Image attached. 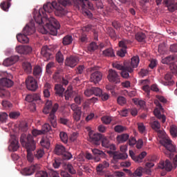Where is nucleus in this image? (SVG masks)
I'll return each instance as SVG.
<instances>
[{"label":"nucleus","mask_w":177,"mask_h":177,"mask_svg":"<svg viewBox=\"0 0 177 177\" xmlns=\"http://www.w3.org/2000/svg\"><path fill=\"white\" fill-rule=\"evenodd\" d=\"M41 54L44 57H46V60H48L52 55V50L48 46H44L41 48Z\"/></svg>","instance_id":"nucleus-25"},{"label":"nucleus","mask_w":177,"mask_h":177,"mask_svg":"<svg viewBox=\"0 0 177 177\" xmlns=\"http://www.w3.org/2000/svg\"><path fill=\"white\" fill-rule=\"evenodd\" d=\"M169 68L172 74L177 75V65L176 64H170Z\"/></svg>","instance_id":"nucleus-57"},{"label":"nucleus","mask_w":177,"mask_h":177,"mask_svg":"<svg viewBox=\"0 0 177 177\" xmlns=\"http://www.w3.org/2000/svg\"><path fill=\"white\" fill-rule=\"evenodd\" d=\"M88 136L90 137L91 142L95 145H100V140H103V137H106L100 133L93 134L91 132L88 133Z\"/></svg>","instance_id":"nucleus-13"},{"label":"nucleus","mask_w":177,"mask_h":177,"mask_svg":"<svg viewBox=\"0 0 177 177\" xmlns=\"http://www.w3.org/2000/svg\"><path fill=\"white\" fill-rule=\"evenodd\" d=\"M102 55H104V56L109 57H115L113 49L112 48H106V50L102 51Z\"/></svg>","instance_id":"nucleus-38"},{"label":"nucleus","mask_w":177,"mask_h":177,"mask_svg":"<svg viewBox=\"0 0 177 177\" xmlns=\"http://www.w3.org/2000/svg\"><path fill=\"white\" fill-rule=\"evenodd\" d=\"M129 44V40H121L118 42V46L120 50L117 52V55L120 57H124L126 54V49H127V45Z\"/></svg>","instance_id":"nucleus-11"},{"label":"nucleus","mask_w":177,"mask_h":177,"mask_svg":"<svg viewBox=\"0 0 177 177\" xmlns=\"http://www.w3.org/2000/svg\"><path fill=\"white\" fill-rule=\"evenodd\" d=\"M91 91L95 96H100L102 94V91L98 87H91Z\"/></svg>","instance_id":"nucleus-46"},{"label":"nucleus","mask_w":177,"mask_h":177,"mask_svg":"<svg viewBox=\"0 0 177 177\" xmlns=\"http://www.w3.org/2000/svg\"><path fill=\"white\" fill-rule=\"evenodd\" d=\"M36 31L35 25L32 22H30L26 25L25 28L23 29V34H17V39L21 44H27L28 42V38L27 35H31L34 34Z\"/></svg>","instance_id":"nucleus-5"},{"label":"nucleus","mask_w":177,"mask_h":177,"mask_svg":"<svg viewBox=\"0 0 177 177\" xmlns=\"http://www.w3.org/2000/svg\"><path fill=\"white\" fill-rule=\"evenodd\" d=\"M101 143L102 147L109 149L111 151L116 150V147L113 144H111L109 141V139L106 137H102V139L101 140Z\"/></svg>","instance_id":"nucleus-17"},{"label":"nucleus","mask_w":177,"mask_h":177,"mask_svg":"<svg viewBox=\"0 0 177 177\" xmlns=\"http://www.w3.org/2000/svg\"><path fill=\"white\" fill-rule=\"evenodd\" d=\"M163 4L166 6L169 12H174L177 10V3L174 0H164Z\"/></svg>","instance_id":"nucleus-16"},{"label":"nucleus","mask_w":177,"mask_h":177,"mask_svg":"<svg viewBox=\"0 0 177 177\" xmlns=\"http://www.w3.org/2000/svg\"><path fill=\"white\" fill-rule=\"evenodd\" d=\"M158 168L160 169H165L167 171H171L172 165L169 160H166V161H161L158 165Z\"/></svg>","instance_id":"nucleus-23"},{"label":"nucleus","mask_w":177,"mask_h":177,"mask_svg":"<svg viewBox=\"0 0 177 177\" xmlns=\"http://www.w3.org/2000/svg\"><path fill=\"white\" fill-rule=\"evenodd\" d=\"M142 173H143V168L142 167H139L134 171L133 176V177H141L142 176Z\"/></svg>","instance_id":"nucleus-52"},{"label":"nucleus","mask_w":177,"mask_h":177,"mask_svg":"<svg viewBox=\"0 0 177 177\" xmlns=\"http://www.w3.org/2000/svg\"><path fill=\"white\" fill-rule=\"evenodd\" d=\"M101 120L104 124H111L112 119L110 116H104L102 117Z\"/></svg>","instance_id":"nucleus-51"},{"label":"nucleus","mask_w":177,"mask_h":177,"mask_svg":"<svg viewBox=\"0 0 177 177\" xmlns=\"http://www.w3.org/2000/svg\"><path fill=\"white\" fill-rule=\"evenodd\" d=\"M20 142L21 145H22V147L26 149V152L28 153L26 155V159L28 162H32L34 157L31 151L35 150L36 149L35 141L33 140L32 135H21Z\"/></svg>","instance_id":"nucleus-2"},{"label":"nucleus","mask_w":177,"mask_h":177,"mask_svg":"<svg viewBox=\"0 0 177 177\" xmlns=\"http://www.w3.org/2000/svg\"><path fill=\"white\" fill-rule=\"evenodd\" d=\"M59 138L61 141H62L63 143L67 144L68 140V137L67 133L64 131H61L59 133Z\"/></svg>","instance_id":"nucleus-39"},{"label":"nucleus","mask_w":177,"mask_h":177,"mask_svg":"<svg viewBox=\"0 0 177 177\" xmlns=\"http://www.w3.org/2000/svg\"><path fill=\"white\" fill-rule=\"evenodd\" d=\"M44 155V151L43 149H38L34 153V157H35L37 159H41V158H43Z\"/></svg>","instance_id":"nucleus-43"},{"label":"nucleus","mask_w":177,"mask_h":177,"mask_svg":"<svg viewBox=\"0 0 177 177\" xmlns=\"http://www.w3.org/2000/svg\"><path fill=\"white\" fill-rule=\"evenodd\" d=\"M22 68L26 74H30L31 72H32V66L30 63L27 61L22 62Z\"/></svg>","instance_id":"nucleus-28"},{"label":"nucleus","mask_w":177,"mask_h":177,"mask_svg":"<svg viewBox=\"0 0 177 177\" xmlns=\"http://www.w3.org/2000/svg\"><path fill=\"white\" fill-rule=\"evenodd\" d=\"M146 34H144L142 32H137L136 35V39L139 42H144L146 40Z\"/></svg>","instance_id":"nucleus-36"},{"label":"nucleus","mask_w":177,"mask_h":177,"mask_svg":"<svg viewBox=\"0 0 177 177\" xmlns=\"http://www.w3.org/2000/svg\"><path fill=\"white\" fill-rule=\"evenodd\" d=\"M138 126V131L141 133H144L145 131H146V127L144 125V123H138L137 124Z\"/></svg>","instance_id":"nucleus-61"},{"label":"nucleus","mask_w":177,"mask_h":177,"mask_svg":"<svg viewBox=\"0 0 177 177\" xmlns=\"http://www.w3.org/2000/svg\"><path fill=\"white\" fill-rule=\"evenodd\" d=\"M113 68H115L117 70L122 71H121V77L127 79L129 78L130 74H132L133 72V68H131L129 65L125 64L124 63V65L122 64H120V62H114L113 63Z\"/></svg>","instance_id":"nucleus-7"},{"label":"nucleus","mask_w":177,"mask_h":177,"mask_svg":"<svg viewBox=\"0 0 177 177\" xmlns=\"http://www.w3.org/2000/svg\"><path fill=\"white\" fill-rule=\"evenodd\" d=\"M82 112H74L73 118L76 122H79L81 120Z\"/></svg>","instance_id":"nucleus-59"},{"label":"nucleus","mask_w":177,"mask_h":177,"mask_svg":"<svg viewBox=\"0 0 177 177\" xmlns=\"http://www.w3.org/2000/svg\"><path fill=\"white\" fill-rule=\"evenodd\" d=\"M66 169L68 170V171L72 175H75L76 174V170L73 169V165L71 164H68L66 165Z\"/></svg>","instance_id":"nucleus-55"},{"label":"nucleus","mask_w":177,"mask_h":177,"mask_svg":"<svg viewBox=\"0 0 177 177\" xmlns=\"http://www.w3.org/2000/svg\"><path fill=\"white\" fill-rule=\"evenodd\" d=\"M98 48L97 44H95V42H91V44L88 47V50L90 52H94L95 50H97Z\"/></svg>","instance_id":"nucleus-53"},{"label":"nucleus","mask_w":177,"mask_h":177,"mask_svg":"<svg viewBox=\"0 0 177 177\" xmlns=\"http://www.w3.org/2000/svg\"><path fill=\"white\" fill-rule=\"evenodd\" d=\"M59 123L65 126H68L70 124V120L65 118H60Z\"/></svg>","instance_id":"nucleus-60"},{"label":"nucleus","mask_w":177,"mask_h":177,"mask_svg":"<svg viewBox=\"0 0 177 177\" xmlns=\"http://www.w3.org/2000/svg\"><path fill=\"white\" fill-rule=\"evenodd\" d=\"M127 128L125 127H123L122 125H117L114 127V130L115 133H123L124 131H126Z\"/></svg>","instance_id":"nucleus-48"},{"label":"nucleus","mask_w":177,"mask_h":177,"mask_svg":"<svg viewBox=\"0 0 177 177\" xmlns=\"http://www.w3.org/2000/svg\"><path fill=\"white\" fill-rule=\"evenodd\" d=\"M90 72L91 73L90 77L91 82H93L94 84H98V82H100L102 77V73L96 71V67L90 68Z\"/></svg>","instance_id":"nucleus-8"},{"label":"nucleus","mask_w":177,"mask_h":177,"mask_svg":"<svg viewBox=\"0 0 177 177\" xmlns=\"http://www.w3.org/2000/svg\"><path fill=\"white\" fill-rule=\"evenodd\" d=\"M10 143L9 149H12V151H17V149H19V140L16 139V136H15V135L11 136Z\"/></svg>","instance_id":"nucleus-21"},{"label":"nucleus","mask_w":177,"mask_h":177,"mask_svg":"<svg viewBox=\"0 0 177 177\" xmlns=\"http://www.w3.org/2000/svg\"><path fill=\"white\" fill-rule=\"evenodd\" d=\"M79 58L76 56H69L66 58L65 64L71 68H74L79 62Z\"/></svg>","instance_id":"nucleus-14"},{"label":"nucleus","mask_w":177,"mask_h":177,"mask_svg":"<svg viewBox=\"0 0 177 177\" xmlns=\"http://www.w3.org/2000/svg\"><path fill=\"white\" fill-rule=\"evenodd\" d=\"M151 127L154 131H158V129H160V124L157 120H155L152 123H151Z\"/></svg>","instance_id":"nucleus-47"},{"label":"nucleus","mask_w":177,"mask_h":177,"mask_svg":"<svg viewBox=\"0 0 177 177\" xmlns=\"http://www.w3.org/2000/svg\"><path fill=\"white\" fill-rule=\"evenodd\" d=\"M139 57L138 56H134L131 58V62H125L124 64L127 66H129L131 68H133V70L134 68H138L139 64Z\"/></svg>","instance_id":"nucleus-26"},{"label":"nucleus","mask_w":177,"mask_h":177,"mask_svg":"<svg viewBox=\"0 0 177 177\" xmlns=\"http://www.w3.org/2000/svg\"><path fill=\"white\" fill-rule=\"evenodd\" d=\"M176 57L174 55L167 56L163 59H162V64H167V65H171L174 61L175 60Z\"/></svg>","instance_id":"nucleus-33"},{"label":"nucleus","mask_w":177,"mask_h":177,"mask_svg":"<svg viewBox=\"0 0 177 177\" xmlns=\"http://www.w3.org/2000/svg\"><path fill=\"white\" fill-rule=\"evenodd\" d=\"M59 156H62L64 160H70L73 158V155L68 151L61 153Z\"/></svg>","instance_id":"nucleus-42"},{"label":"nucleus","mask_w":177,"mask_h":177,"mask_svg":"<svg viewBox=\"0 0 177 177\" xmlns=\"http://www.w3.org/2000/svg\"><path fill=\"white\" fill-rule=\"evenodd\" d=\"M55 59L58 63H62L64 61V56H63L62 52L58 51L57 53H56Z\"/></svg>","instance_id":"nucleus-41"},{"label":"nucleus","mask_w":177,"mask_h":177,"mask_svg":"<svg viewBox=\"0 0 177 177\" xmlns=\"http://www.w3.org/2000/svg\"><path fill=\"white\" fill-rule=\"evenodd\" d=\"M66 148L62 145H56L55 147V153L56 155L60 156L64 153H66Z\"/></svg>","instance_id":"nucleus-30"},{"label":"nucleus","mask_w":177,"mask_h":177,"mask_svg":"<svg viewBox=\"0 0 177 177\" xmlns=\"http://www.w3.org/2000/svg\"><path fill=\"white\" fill-rule=\"evenodd\" d=\"M117 102L118 104L123 106L126 104V98L124 97H118Z\"/></svg>","instance_id":"nucleus-63"},{"label":"nucleus","mask_w":177,"mask_h":177,"mask_svg":"<svg viewBox=\"0 0 177 177\" xmlns=\"http://www.w3.org/2000/svg\"><path fill=\"white\" fill-rule=\"evenodd\" d=\"M92 151L93 155H95V156H102V157L105 156V153L102 151H100L96 149H92Z\"/></svg>","instance_id":"nucleus-62"},{"label":"nucleus","mask_w":177,"mask_h":177,"mask_svg":"<svg viewBox=\"0 0 177 177\" xmlns=\"http://www.w3.org/2000/svg\"><path fill=\"white\" fill-rule=\"evenodd\" d=\"M170 134H171V136H174V138L177 137V127L175 125H172L170 127Z\"/></svg>","instance_id":"nucleus-50"},{"label":"nucleus","mask_w":177,"mask_h":177,"mask_svg":"<svg viewBox=\"0 0 177 177\" xmlns=\"http://www.w3.org/2000/svg\"><path fill=\"white\" fill-rule=\"evenodd\" d=\"M13 81H12L10 79L8 78H3L0 80V86H4L7 88H10L11 86H13Z\"/></svg>","instance_id":"nucleus-27"},{"label":"nucleus","mask_w":177,"mask_h":177,"mask_svg":"<svg viewBox=\"0 0 177 177\" xmlns=\"http://www.w3.org/2000/svg\"><path fill=\"white\" fill-rule=\"evenodd\" d=\"M129 140V135L127 133H122L121 135H118L117 141L118 143H124Z\"/></svg>","instance_id":"nucleus-32"},{"label":"nucleus","mask_w":177,"mask_h":177,"mask_svg":"<svg viewBox=\"0 0 177 177\" xmlns=\"http://www.w3.org/2000/svg\"><path fill=\"white\" fill-rule=\"evenodd\" d=\"M172 75L171 73H167L165 75L164 79L167 82H164L162 80H159V82L164 84L165 86H172L174 84V81L171 80Z\"/></svg>","instance_id":"nucleus-24"},{"label":"nucleus","mask_w":177,"mask_h":177,"mask_svg":"<svg viewBox=\"0 0 177 177\" xmlns=\"http://www.w3.org/2000/svg\"><path fill=\"white\" fill-rule=\"evenodd\" d=\"M109 167V161L104 160L96 166L97 174L102 175L104 173V169H107Z\"/></svg>","instance_id":"nucleus-18"},{"label":"nucleus","mask_w":177,"mask_h":177,"mask_svg":"<svg viewBox=\"0 0 177 177\" xmlns=\"http://www.w3.org/2000/svg\"><path fill=\"white\" fill-rule=\"evenodd\" d=\"M70 5H71V0H57V2H48L44 4L43 8H39V12L34 15V19L41 28V32L44 35L50 32L51 35H57L60 24L54 17L48 18L46 13H51L55 9V15L62 17L67 13L65 7Z\"/></svg>","instance_id":"nucleus-1"},{"label":"nucleus","mask_w":177,"mask_h":177,"mask_svg":"<svg viewBox=\"0 0 177 177\" xmlns=\"http://www.w3.org/2000/svg\"><path fill=\"white\" fill-rule=\"evenodd\" d=\"M82 100H83V97H82V95L80 94H77L76 97H75L74 98V101L77 105L81 104V103L82 102Z\"/></svg>","instance_id":"nucleus-54"},{"label":"nucleus","mask_w":177,"mask_h":177,"mask_svg":"<svg viewBox=\"0 0 177 177\" xmlns=\"http://www.w3.org/2000/svg\"><path fill=\"white\" fill-rule=\"evenodd\" d=\"M43 73V69L40 66H36L33 68V76L36 79H40L41 74Z\"/></svg>","instance_id":"nucleus-29"},{"label":"nucleus","mask_w":177,"mask_h":177,"mask_svg":"<svg viewBox=\"0 0 177 177\" xmlns=\"http://www.w3.org/2000/svg\"><path fill=\"white\" fill-rule=\"evenodd\" d=\"M51 130V126L49 124H44V126H42L41 130L42 131L45 133L49 132V131Z\"/></svg>","instance_id":"nucleus-58"},{"label":"nucleus","mask_w":177,"mask_h":177,"mask_svg":"<svg viewBox=\"0 0 177 177\" xmlns=\"http://www.w3.org/2000/svg\"><path fill=\"white\" fill-rule=\"evenodd\" d=\"M39 169H40V165L35 164L24 169V173H25V175L26 176H30V175H32L33 173L35 172V171H38Z\"/></svg>","instance_id":"nucleus-19"},{"label":"nucleus","mask_w":177,"mask_h":177,"mask_svg":"<svg viewBox=\"0 0 177 177\" xmlns=\"http://www.w3.org/2000/svg\"><path fill=\"white\" fill-rule=\"evenodd\" d=\"M109 81L110 82H114L115 84H120V76L118 75V73L112 69L109 71V76H107Z\"/></svg>","instance_id":"nucleus-12"},{"label":"nucleus","mask_w":177,"mask_h":177,"mask_svg":"<svg viewBox=\"0 0 177 177\" xmlns=\"http://www.w3.org/2000/svg\"><path fill=\"white\" fill-rule=\"evenodd\" d=\"M169 52L174 53H177V44H171L169 46Z\"/></svg>","instance_id":"nucleus-64"},{"label":"nucleus","mask_w":177,"mask_h":177,"mask_svg":"<svg viewBox=\"0 0 177 177\" xmlns=\"http://www.w3.org/2000/svg\"><path fill=\"white\" fill-rule=\"evenodd\" d=\"M146 156V151H142L141 153H140V155L136 156L133 151H130V156L131 157V159H133L136 162H142Z\"/></svg>","instance_id":"nucleus-20"},{"label":"nucleus","mask_w":177,"mask_h":177,"mask_svg":"<svg viewBox=\"0 0 177 177\" xmlns=\"http://www.w3.org/2000/svg\"><path fill=\"white\" fill-rule=\"evenodd\" d=\"M156 133H158V136L159 138H162L160 140V143L162 146L166 148V150L164 151L165 155H167L169 159H172L174 158V153L176 152V147L171 144V140L168 138H164V131L160 129L155 130Z\"/></svg>","instance_id":"nucleus-3"},{"label":"nucleus","mask_w":177,"mask_h":177,"mask_svg":"<svg viewBox=\"0 0 177 177\" xmlns=\"http://www.w3.org/2000/svg\"><path fill=\"white\" fill-rule=\"evenodd\" d=\"M71 109L74 113H81L82 108L78 106L76 104H71Z\"/></svg>","instance_id":"nucleus-49"},{"label":"nucleus","mask_w":177,"mask_h":177,"mask_svg":"<svg viewBox=\"0 0 177 177\" xmlns=\"http://www.w3.org/2000/svg\"><path fill=\"white\" fill-rule=\"evenodd\" d=\"M73 36L68 35L64 37L62 44L64 46H68L73 43Z\"/></svg>","instance_id":"nucleus-35"},{"label":"nucleus","mask_w":177,"mask_h":177,"mask_svg":"<svg viewBox=\"0 0 177 177\" xmlns=\"http://www.w3.org/2000/svg\"><path fill=\"white\" fill-rule=\"evenodd\" d=\"M55 67V63L54 62H49L46 65V73L47 74H52V68Z\"/></svg>","instance_id":"nucleus-45"},{"label":"nucleus","mask_w":177,"mask_h":177,"mask_svg":"<svg viewBox=\"0 0 177 177\" xmlns=\"http://www.w3.org/2000/svg\"><path fill=\"white\" fill-rule=\"evenodd\" d=\"M26 88L31 91H35L38 88L37 82L35 80V79L33 78L32 76H28L26 79Z\"/></svg>","instance_id":"nucleus-9"},{"label":"nucleus","mask_w":177,"mask_h":177,"mask_svg":"<svg viewBox=\"0 0 177 177\" xmlns=\"http://www.w3.org/2000/svg\"><path fill=\"white\" fill-rule=\"evenodd\" d=\"M31 133H32V136H34V137H37V136H39L44 135V134H45L46 133L44 132V131H41V130H38V129H34L33 130H32Z\"/></svg>","instance_id":"nucleus-44"},{"label":"nucleus","mask_w":177,"mask_h":177,"mask_svg":"<svg viewBox=\"0 0 177 177\" xmlns=\"http://www.w3.org/2000/svg\"><path fill=\"white\" fill-rule=\"evenodd\" d=\"M40 144L41 147H44L45 149H49L50 140L47 138H44L41 139Z\"/></svg>","instance_id":"nucleus-40"},{"label":"nucleus","mask_w":177,"mask_h":177,"mask_svg":"<svg viewBox=\"0 0 177 177\" xmlns=\"http://www.w3.org/2000/svg\"><path fill=\"white\" fill-rule=\"evenodd\" d=\"M77 9H82L83 13L87 15L88 18H92L93 15L88 10H93V4L89 0H77L72 3ZM88 9V10H87Z\"/></svg>","instance_id":"nucleus-6"},{"label":"nucleus","mask_w":177,"mask_h":177,"mask_svg":"<svg viewBox=\"0 0 177 177\" xmlns=\"http://www.w3.org/2000/svg\"><path fill=\"white\" fill-rule=\"evenodd\" d=\"M55 94L59 95L60 97L63 96V93L65 91V88L62 86V84H55Z\"/></svg>","instance_id":"nucleus-34"},{"label":"nucleus","mask_w":177,"mask_h":177,"mask_svg":"<svg viewBox=\"0 0 177 177\" xmlns=\"http://www.w3.org/2000/svg\"><path fill=\"white\" fill-rule=\"evenodd\" d=\"M19 59V57L17 55L11 56L3 61V66L8 67L17 63Z\"/></svg>","instance_id":"nucleus-22"},{"label":"nucleus","mask_w":177,"mask_h":177,"mask_svg":"<svg viewBox=\"0 0 177 177\" xmlns=\"http://www.w3.org/2000/svg\"><path fill=\"white\" fill-rule=\"evenodd\" d=\"M107 153L113 158V160L118 162L120 160H124L127 159L128 155L125 153H120L114 151H107Z\"/></svg>","instance_id":"nucleus-10"},{"label":"nucleus","mask_w":177,"mask_h":177,"mask_svg":"<svg viewBox=\"0 0 177 177\" xmlns=\"http://www.w3.org/2000/svg\"><path fill=\"white\" fill-rule=\"evenodd\" d=\"M12 0H6L1 3L0 8L5 12H8V9L11 7Z\"/></svg>","instance_id":"nucleus-31"},{"label":"nucleus","mask_w":177,"mask_h":177,"mask_svg":"<svg viewBox=\"0 0 177 177\" xmlns=\"http://www.w3.org/2000/svg\"><path fill=\"white\" fill-rule=\"evenodd\" d=\"M32 50V49L31 48V47L30 46H17L15 48V51L18 54H21V55L30 54Z\"/></svg>","instance_id":"nucleus-15"},{"label":"nucleus","mask_w":177,"mask_h":177,"mask_svg":"<svg viewBox=\"0 0 177 177\" xmlns=\"http://www.w3.org/2000/svg\"><path fill=\"white\" fill-rule=\"evenodd\" d=\"M10 97V93L2 87H0V97L9 98Z\"/></svg>","instance_id":"nucleus-37"},{"label":"nucleus","mask_w":177,"mask_h":177,"mask_svg":"<svg viewBox=\"0 0 177 177\" xmlns=\"http://www.w3.org/2000/svg\"><path fill=\"white\" fill-rule=\"evenodd\" d=\"M58 107L59 106L57 103L52 106V102L47 101L45 104L44 109L42 111L44 114H48L50 113L48 120H49V122L53 128L57 127V117L55 114L57 113Z\"/></svg>","instance_id":"nucleus-4"},{"label":"nucleus","mask_w":177,"mask_h":177,"mask_svg":"<svg viewBox=\"0 0 177 177\" xmlns=\"http://www.w3.org/2000/svg\"><path fill=\"white\" fill-rule=\"evenodd\" d=\"M35 177H48V174L46 171H37L35 174Z\"/></svg>","instance_id":"nucleus-56"}]
</instances>
